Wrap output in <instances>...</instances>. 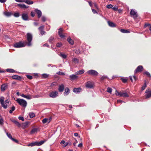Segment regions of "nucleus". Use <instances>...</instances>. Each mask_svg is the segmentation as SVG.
Listing matches in <instances>:
<instances>
[{"label": "nucleus", "mask_w": 151, "mask_h": 151, "mask_svg": "<svg viewBox=\"0 0 151 151\" xmlns=\"http://www.w3.org/2000/svg\"><path fill=\"white\" fill-rule=\"evenodd\" d=\"M4 97H1L0 99V103L1 106L5 109L7 108V106L9 104V100L7 99L4 101Z\"/></svg>", "instance_id": "nucleus-1"}, {"label": "nucleus", "mask_w": 151, "mask_h": 151, "mask_svg": "<svg viewBox=\"0 0 151 151\" xmlns=\"http://www.w3.org/2000/svg\"><path fill=\"white\" fill-rule=\"evenodd\" d=\"M16 101L19 105L25 108L27 106V103L26 101L24 99H17Z\"/></svg>", "instance_id": "nucleus-2"}, {"label": "nucleus", "mask_w": 151, "mask_h": 151, "mask_svg": "<svg viewBox=\"0 0 151 151\" xmlns=\"http://www.w3.org/2000/svg\"><path fill=\"white\" fill-rule=\"evenodd\" d=\"M45 141L44 140H42L40 142L35 141L33 142H32L30 144L27 145V146L28 147H33L34 146H40L42 145Z\"/></svg>", "instance_id": "nucleus-3"}, {"label": "nucleus", "mask_w": 151, "mask_h": 151, "mask_svg": "<svg viewBox=\"0 0 151 151\" xmlns=\"http://www.w3.org/2000/svg\"><path fill=\"white\" fill-rule=\"evenodd\" d=\"M27 40L28 41V43L27 45L28 46H30L32 45V34L30 33H27Z\"/></svg>", "instance_id": "nucleus-4"}, {"label": "nucleus", "mask_w": 151, "mask_h": 151, "mask_svg": "<svg viewBox=\"0 0 151 151\" xmlns=\"http://www.w3.org/2000/svg\"><path fill=\"white\" fill-rule=\"evenodd\" d=\"M25 46V43L21 41L16 43L14 44V47L16 48H20Z\"/></svg>", "instance_id": "nucleus-5"}, {"label": "nucleus", "mask_w": 151, "mask_h": 151, "mask_svg": "<svg viewBox=\"0 0 151 151\" xmlns=\"http://www.w3.org/2000/svg\"><path fill=\"white\" fill-rule=\"evenodd\" d=\"M87 73L90 75L93 76H96L98 75V73L94 70H90L87 71Z\"/></svg>", "instance_id": "nucleus-6"}, {"label": "nucleus", "mask_w": 151, "mask_h": 151, "mask_svg": "<svg viewBox=\"0 0 151 151\" xmlns=\"http://www.w3.org/2000/svg\"><path fill=\"white\" fill-rule=\"evenodd\" d=\"M58 93L57 91H52L49 94L50 97L52 98H55L58 96Z\"/></svg>", "instance_id": "nucleus-7"}, {"label": "nucleus", "mask_w": 151, "mask_h": 151, "mask_svg": "<svg viewBox=\"0 0 151 151\" xmlns=\"http://www.w3.org/2000/svg\"><path fill=\"white\" fill-rule=\"evenodd\" d=\"M68 77H69L70 78V80L71 81H73L77 79L78 78V76H77L76 75L72 74L70 76L68 75H66Z\"/></svg>", "instance_id": "nucleus-8"}, {"label": "nucleus", "mask_w": 151, "mask_h": 151, "mask_svg": "<svg viewBox=\"0 0 151 151\" xmlns=\"http://www.w3.org/2000/svg\"><path fill=\"white\" fill-rule=\"evenodd\" d=\"M145 93H146L145 94L146 99L149 98L151 97V90L150 91L149 88L146 90Z\"/></svg>", "instance_id": "nucleus-9"}, {"label": "nucleus", "mask_w": 151, "mask_h": 151, "mask_svg": "<svg viewBox=\"0 0 151 151\" xmlns=\"http://www.w3.org/2000/svg\"><path fill=\"white\" fill-rule=\"evenodd\" d=\"M86 86L87 88H92L93 87V84L91 82L88 81L86 83Z\"/></svg>", "instance_id": "nucleus-10"}, {"label": "nucleus", "mask_w": 151, "mask_h": 151, "mask_svg": "<svg viewBox=\"0 0 151 151\" xmlns=\"http://www.w3.org/2000/svg\"><path fill=\"white\" fill-rule=\"evenodd\" d=\"M143 69V68L142 66L139 65L138 66L137 68L135 70L134 72L135 73H136L137 72H141Z\"/></svg>", "instance_id": "nucleus-11"}, {"label": "nucleus", "mask_w": 151, "mask_h": 151, "mask_svg": "<svg viewBox=\"0 0 151 151\" xmlns=\"http://www.w3.org/2000/svg\"><path fill=\"white\" fill-rule=\"evenodd\" d=\"M51 117H50L49 118H45L42 120V123L44 124H46L47 123L48 124L51 121Z\"/></svg>", "instance_id": "nucleus-12"}, {"label": "nucleus", "mask_w": 151, "mask_h": 151, "mask_svg": "<svg viewBox=\"0 0 151 151\" xmlns=\"http://www.w3.org/2000/svg\"><path fill=\"white\" fill-rule=\"evenodd\" d=\"M22 18L23 20L24 21L28 20V17L27 14L24 13L22 14Z\"/></svg>", "instance_id": "nucleus-13"}, {"label": "nucleus", "mask_w": 151, "mask_h": 151, "mask_svg": "<svg viewBox=\"0 0 151 151\" xmlns=\"http://www.w3.org/2000/svg\"><path fill=\"white\" fill-rule=\"evenodd\" d=\"M59 31L58 32V35L61 38H63L65 37V36L63 34L62 31L63 30L61 28H60L59 29Z\"/></svg>", "instance_id": "nucleus-14"}, {"label": "nucleus", "mask_w": 151, "mask_h": 151, "mask_svg": "<svg viewBox=\"0 0 151 151\" xmlns=\"http://www.w3.org/2000/svg\"><path fill=\"white\" fill-rule=\"evenodd\" d=\"M35 11L37 14L38 18H40L41 17L42 15V13L41 11L36 9L35 10Z\"/></svg>", "instance_id": "nucleus-15"}, {"label": "nucleus", "mask_w": 151, "mask_h": 151, "mask_svg": "<svg viewBox=\"0 0 151 151\" xmlns=\"http://www.w3.org/2000/svg\"><path fill=\"white\" fill-rule=\"evenodd\" d=\"M12 79L17 80H21L22 79V77L19 76L17 75H14L12 76Z\"/></svg>", "instance_id": "nucleus-16"}, {"label": "nucleus", "mask_w": 151, "mask_h": 151, "mask_svg": "<svg viewBox=\"0 0 151 151\" xmlns=\"http://www.w3.org/2000/svg\"><path fill=\"white\" fill-rule=\"evenodd\" d=\"M8 85L6 84H3L1 85V91H4L7 88Z\"/></svg>", "instance_id": "nucleus-17"}, {"label": "nucleus", "mask_w": 151, "mask_h": 151, "mask_svg": "<svg viewBox=\"0 0 151 151\" xmlns=\"http://www.w3.org/2000/svg\"><path fill=\"white\" fill-rule=\"evenodd\" d=\"M17 5L22 9H26L29 7L28 6H27L24 4H18Z\"/></svg>", "instance_id": "nucleus-18"}, {"label": "nucleus", "mask_w": 151, "mask_h": 151, "mask_svg": "<svg viewBox=\"0 0 151 151\" xmlns=\"http://www.w3.org/2000/svg\"><path fill=\"white\" fill-rule=\"evenodd\" d=\"M64 88V86L63 84H61L59 86L58 89L59 91L60 92H63Z\"/></svg>", "instance_id": "nucleus-19"}, {"label": "nucleus", "mask_w": 151, "mask_h": 151, "mask_svg": "<svg viewBox=\"0 0 151 151\" xmlns=\"http://www.w3.org/2000/svg\"><path fill=\"white\" fill-rule=\"evenodd\" d=\"M81 91V89L80 88H75L73 89V92L75 93H78Z\"/></svg>", "instance_id": "nucleus-20"}, {"label": "nucleus", "mask_w": 151, "mask_h": 151, "mask_svg": "<svg viewBox=\"0 0 151 151\" xmlns=\"http://www.w3.org/2000/svg\"><path fill=\"white\" fill-rule=\"evenodd\" d=\"M130 14L132 16H135L136 17H137V13L134 11V9H132L130 12Z\"/></svg>", "instance_id": "nucleus-21"}, {"label": "nucleus", "mask_w": 151, "mask_h": 151, "mask_svg": "<svg viewBox=\"0 0 151 151\" xmlns=\"http://www.w3.org/2000/svg\"><path fill=\"white\" fill-rule=\"evenodd\" d=\"M70 93V90L69 88L66 87L65 89V92H64V95L65 96H67Z\"/></svg>", "instance_id": "nucleus-22"}, {"label": "nucleus", "mask_w": 151, "mask_h": 151, "mask_svg": "<svg viewBox=\"0 0 151 151\" xmlns=\"http://www.w3.org/2000/svg\"><path fill=\"white\" fill-rule=\"evenodd\" d=\"M108 23L109 25L111 27H116V24L113 22H110V21H108Z\"/></svg>", "instance_id": "nucleus-23"}, {"label": "nucleus", "mask_w": 151, "mask_h": 151, "mask_svg": "<svg viewBox=\"0 0 151 151\" xmlns=\"http://www.w3.org/2000/svg\"><path fill=\"white\" fill-rule=\"evenodd\" d=\"M12 121L18 127H20L21 126L20 124L18 121L14 119L12 120Z\"/></svg>", "instance_id": "nucleus-24"}, {"label": "nucleus", "mask_w": 151, "mask_h": 151, "mask_svg": "<svg viewBox=\"0 0 151 151\" xmlns=\"http://www.w3.org/2000/svg\"><path fill=\"white\" fill-rule=\"evenodd\" d=\"M84 72V70L83 69H82L81 70H79L78 71H77L75 73V74L77 75H81L83 74Z\"/></svg>", "instance_id": "nucleus-25"}, {"label": "nucleus", "mask_w": 151, "mask_h": 151, "mask_svg": "<svg viewBox=\"0 0 151 151\" xmlns=\"http://www.w3.org/2000/svg\"><path fill=\"white\" fill-rule=\"evenodd\" d=\"M68 42L71 45H73L74 44V41L71 39L70 37H68L67 40Z\"/></svg>", "instance_id": "nucleus-26"}, {"label": "nucleus", "mask_w": 151, "mask_h": 151, "mask_svg": "<svg viewBox=\"0 0 151 151\" xmlns=\"http://www.w3.org/2000/svg\"><path fill=\"white\" fill-rule=\"evenodd\" d=\"M4 14L6 16L9 17L13 15V14L10 12H7L4 13Z\"/></svg>", "instance_id": "nucleus-27"}, {"label": "nucleus", "mask_w": 151, "mask_h": 151, "mask_svg": "<svg viewBox=\"0 0 151 151\" xmlns=\"http://www.w3.org/2000/svg\"><path fill=\"white\" fill-rule=\"evenodd\" d=\"M123 92H119L117 90H116L115 91V94L118 96L120 97H122Z\"/></svg>", "instance_id": "nucleus-28"}, {"label": "nucleus", "mask_w": 151, "mask_h": 151, "mask_svg": "<svg viewBox=\"0 0 151 151\" xmlns=\"http://www.w3.org/2000/svg\"><path fill=\"white\" fill-rule=\"evenodd\" d=\"M120 31L121 32L123 33H128L130 32L129 31L123 29H121Z\"/></svg>", "instance_id": "nucleus-29"}, {"label": "nucleus", "mask_w": 151, "mask_h": 151, "mask_svg": "<svg viewBox=\"0 0 151 151\" xmlns=\"http://www.w3.org/2000/svg\"><path fill=\"white\" fill-rule=\"evenodd\" d=\"M5 132L7 135V137L10 139H11V140L13 138L12 137V135H11V134L9 133V132H6V130H5Z\"/></svg>", "instance_id": "nucleus-30"}, {"label": "nucleus", "mask_w": 151, "mask_h": 151, "mask_svg": "<svg viewBox=\"0 0 151 151\" xmlns=\"http://www.w3.org/2000/svg\"><path fill=\"white\" fill-rule=\"evenodd\" d=\"M72 141L71 140H68L64 145V147H66L68 145H71L72 144Z\"/></svg>", "instance_id": "nucleus-31"}, {"label": "nucleus", "mask_w": 151, "mask_h": 151, "mask_svg": "<svg viewBox=\"0 0 151 151\" xmlns=\"http://www.w3.org/2000/svg\"><path fill=\"white\" fill-rule=\"evenodd\" d=\"M25 3L28 5H31L34 2L33 1L29 0H26Z\"/></svg>", "instance_id": "nucleus-32"}, {"label": "nucleus", "mask_w": 151, "mask_h": 151, "mask_svg": "<svg viewBox=\"0 0 151 151\" xmlns=\"http://www.w3.org/2000/svg\"><path fill=\"white\" fill-rule=\"evenodd\" d=\"M59 55L63 59H65L67 58L66 55L62 52H60Z\"/></svg>", "instance_id": "nucleus-33"}, {"label": "nucleus", "mask_w": 151, "mask_h": 151, "mask_svg": "<svg viewBox=\"0 0 151 151\" xmlns=\"http://www.w3.org/2000/svg\"><path fill=\"white\" fill-rule=\"evenodd\" d=\"M73 62L75 63H79V60L76 58H74L72 59Z\"/></svg>", "instance_id": "nucleus-34"}, {"label": "nucleus", "mask_w": 151, "mask_h": 151, "mask_svg": "<svg viewBox=\"0 0 151 151\" xmlns=\"http://www.w3.org/2000/svg\"><path fill=\"white\" fill-rule=\"evenodd\" d=\"M29 116L30 118H32L35 116V114L32 112H30L29 113Z\"/></svg>", "instance_id": "nucleus-35"}, {"label": "nucleus", "mask_w": 151, "mask_h": 151, "mask_svg": "<svg viewBox=\"0 0 151 151\" xmlns=\"http://www.w3.org/2000/svg\"><path fill=\"white\" fill-rule=\"evenodd\" d=\"M6 70L8 72L10 73H13L15 72V70L12 69H7Z\"/></svg>", "instance_id": "nucleus-36"}, {"label": "nucleus", "mask_w": 151, "mask_h": 151, "mask_svg": "<svg viewBox=\"0 0 151 151\" xmlns=\"http://www.w3.org/2000/svg\"><path fill=\"white\" fill-rule=\"evenodd\" d=\"M12 15L15 17H18L20 16V14L18 12H14Z\"/></svg>", "instance_id": "nucleus-37"}, {"label": "nucleus", "mask_w": 151, "mask_h": 151, "mask_svg": "<svg viewBox=\"0 0 151 151\" xmlns=\"http://www.w3.org/2000/svg\"><path fill=\"white\" fill-rule=\"evenodd\" d=\"M15 109V108L14 106H12L11 108V110L9 111V112L10 114H12L13 112Z\"/></svg>", "instance_id": "nucleus-38"}, {"label": "nucleus", "mask_w": 151, "mask_h": 151, "mask_svg": "<svg viewBox=\"0 0 151 151\" xmlns=\"http://www.w3.org/2000/svg\"><path fill=\"white\" fill-rule=\"evenodd\" d=\"M129 96L128 95L126 92H123L122 97L124 98L128 97Z\"/></svg>", "instance_id": "nucleus-39"}, {"label": "nucleus", "mask_w": 151, "mask_h": 151, "mask_svg": "<svg viewBox=\"0 0 151 151\" xmlns=\"http://www.w3.org/2000/svg\"><path fill=\"white\" fill-rule=\"evenodd\" d=\"M37 129L36 128H34L32 129L30 131V133L31 134H33L37 132Z\"/></svg>", "instance_id": "nucleus-40"}, {"label": "nucleus", "mask_w": 151, "mask_h": 151, "mask_svg": "<svg viewBox=\"0 0 151 151\" xmlns=\"http://www.w3.org/2000/svg\"><path fill=\"white\" fill-rule=\"evenodd\" d=\"M4 124V120L2 117L0 115V125H3Z\"/></svg>", "instance_id": "nucleus-41"}, {"label": "nucleus", "mask_w": 151, "mask_h": 151, "mask_svg": "<svg viewBox=\"0 0 151 151\" xmlns=\"http://www.w3.org/2000/svg\"><path fill=\"white\" fill-rule=\"evenodd\" d=\"M54 40V38L53 37H50L49 39V42L50 43H52Z\"/></svg>", "instance_id": "nucleus-42"}, {"label": "nucleus", "mask_w": 151, "mask_h": 151, "mask_svg": "<svg viewBox=\"0 0 151 151\" xmlns=\"http://www.w3.org/2000/svg\"><path fill=\"white\" fill-rule=\"evenodd\" d=\"M121 80L122 81V82L124 83H125L127 81V79L126 78H121Z\"/></svg>", "instance_id": "nucleus-43"}, {"label": "nucleus", "mask_w": 151, "mask_h": 151, "mask_svg": "<svg viewBox=\"0 0 151 151\" xmlns=\"http://www.w3.org/2000/svg\"><path fill=\"white\" fill-rule=\"evenodd\" d=\"M144 74L146 75L148 77H151L150 74L148 71H145L144 73Z\"/></svg>", "instance_id": "nucleus-44"}, {"label": "nucleus", "mask_w": 151, "mask_h": 151, "mask_svg": "<svg viewBox=\"0 0 151 151\" xmlns=\"http://www.w3.org/2000/svg\"><path fill=\"white\" fill-rule=\"evenodd\" d=\"M56 74L58 75H65V73H63L62 72L59 71L56 73Z\"/></svg>", "instance_id": "nucleus-45"}, {"label": "nucleus", "mask_w": 151, "mask_h": 151, "mask_svg": "<svg viewBox=\"0 0 151 151\" xmlns=\"http://www.w3.org/2000/svg\"><path fill=\"white\" fill-rule=\"evenodd\" d=\"M146 87H147V85H146V83L145 82L144 85L141 88L142 91L144 90H145V88Z\"/></svg>", "instance_id": "nucleus-46"}, {"label": "nucleus", "mask_w": 151, "mask_h": 151, "mask_svg": "<svg viewBox=\"0 0 151 151\" xmlns=\"http://www.w3.org/2000/svg\"><path fill=\"white\" fill-rule=\"evenodd\" d=\"M112 91V89L108 87L107 89V91L110 93H111Z\"/></svg>", "instance_id": "nucleus-47"}, {"label": "nucleus", "mask_w": 151, "mask_h": 151, "mask_svg": "<svg viewBox=\"0 0 151 151\" xmlns=\"http://www.w3.org/2000/svg\"><path fill=\"white\" fill-rule=\"evenodd\" d=\"M42 76L44 78H46L48 76V75L45 73H43L42 75Z\"/></svg>", "instance_id": "nucleus-48"}, {"label": "nucleus", "mask_w": 151, "mask_h": 151, "mask_svg": "<svg viewBox=\"0 0 151 151\" xmlns=\"http://www.w3.org/2000/svg\"><path fill=\"white\" fill-rule=\"evenodd\" d=\"M28 99H30L32 98V97L30 96L29 95H26L25 98Z\"/></svg>", "instance_id": "nucleus-49"}, {"label": "nucleus", "mask_w": 151, "mask_h": 151, "mask_svg": "<svg viewBox=\"0 0 151 151\" xmlns=\"http://www.w3.org/2000/svg\"><path fill=\"white\" fill-rule=\"evenodd\" d=\"M107 78V76H105V75H103L101 77V80H103L105 78Z\"/></svg>", "instance_id": "nucleus-50"}, {"label": "nucleus", "mask_w": 151, "mask_h": 151, "mask_svg": "<svg viewBox=\"0 0 151 151\" xmlns=\"http://www.w3.org/2000/svg\"><path fill=\"white\" fill-rule=\"evenodd\" d=\"M44 27V26L43 25L40 26L38 28L39 30L40 31L41 30H43Z\"/></svg>", "instance_id": "nucleus-51"}, {"label": "nucleus", "mask_w": 151, "mask_h": 151, "mask_svg": "<svg viewBox=\"0 0 151 151\" xmlns=\"http://www.w3.org/2000/svg\"><path fill=\"white\" fill-rule=\"evenodd\" d=\"M112 7L113 5L111 4H109L106 6V7L108 9L112 8Z\"/></svg>", "instance_id": "nucleus-52"}, {"label": "nucleus", "mask_w": 151, "mask_h": 151, "mask_svg": "<svg viewBox=\"0 0 151 151\" xmlns=\"http://www.w3.org/2000/svg\"><path fill=\"white\" fill-rule=\"evenodd\" d=\"M62 43L61 42L58 43L56 44V47H60L62 45Z\"/></svg>", "instance_id": "nucleus-53"}, {"label": "nucleus", "mask_w": 151, "mask_h": 151, "mask_svg": "<svg viewBox=\"0 0 151 151\" xmlns=\"http://www.w3.org/2000/svg\"><path fill=\"white\" fill-rule=\"evenodd\" d=\"M26 76L29 79H32L33 78V77L32 76L29 75H27Z\"/></svg>", "instance_id": "nucleus-54"}, {"label": "nucleus", "mask_w": 151, "mask_h": 151, "mask_svg": "<svg viewBox=\"0 0 151 151\" xmlns=\"http://www.w3.org/2000/svg\"><path fill=\"white\" fill-rule=\"evenodd\" d=\"M40 33L41 35H43L45 34V32L43 30L40 31Z\"/></svg>", "instance_id": "nucleus-55"}, {"label": "nucleus", "mask_w": 151, "mask_h": 151, "mask_svg": "<svg viewBox=\"0 0 151 151\" xmlns=\"http://www.w3.org/2000/svg\"><path fill=\"white\" fill-rule=\"evenodd\" d=\"M18 119L19 120H22V121H24V117L22 116H19Z\"/></svg>", "instance_id": "nucleus-56"}, {"label": "nucleus", "mask_w": 151, "mask_h": 151, "mask_svg": "<svg viewBox=\"0 0 151 151\" xmlns=\"http://www.w3.org/2000/svg\"><path fill=\"white\" fill-rule=\"evenodd\" d=\"M31 16L32 17H34L35 16V13L34 12H31L30 13Z\"/></svg>", "instance_id": "nucleus-57"}, {"label": "nucleus", "mask_w": 151, "mask_h": 151, "mask_svg": "<svg viewBox=\"0 0 151 151\" xmlns=\"http://www.w3.org/2000/svg\"><path fill=\"white\" fill-rule=\"evenodd\" d=\"M150 25H151V24H150L146 23L144 25V28H146L147 27H148V26H150Z\"/></svg>", "instance_id": "nucleus-58"}, {"label": "nucleus", "mask_w": 151, "mask_h": 151, "mask_svg": "<svg viewBox=\"0 0 151 151\" xmlns=\"http://www.w3.org/2000/svg\"><path fill=\"white\" fill-rule=\"evenodd\" d=\"M46 18L44 16H42V20L43 22H45L46 21Z\"/></svg>", "instance_id": "nucleus-59"}, {"label": "nucleus", "mask_w": 151, "mask_h": 151, "mask_svg": "<svg viewBox=\"0 0 151 151\" xmlns=\"http://www.w3.org/2000/svg\"><path fill=\"white\" fill-rule=\"evenodd\" d=\"M12 140L13 141L15 142L16 143H18V141L14 138H13Z\"/></svg>", "instance_id": "nucleus-60"}, {"label": "nucleus", "mask_w": 151, "mask_h": 151, "mask_svg": "<svg viewBox=\"0 0 151 151\" xmlns=\"http://www.w3.org/2000/svg\"><path fill=\"white\" fill-rule=\"evenodd\" d=\"M92 12H93V14H95V13H97V14L98 13L94 9H92Z\"/></svg>", "instance_id": "nucleus-61"}, {"label": "nucleus", "mask_w": 151, "mask_h": 151, "mask_svg": "<svg viewBox=\"0 0 151 151\" xmlns=\"http://www.w3.org/2000/svg\"><path fill=\"white\" fill-rule=\"evenodd\" d=\"M117 103H122V102H124V101H122L121 100H119L117 101Z\"/></svg>", "instance_id": "nucleus-62"}, {"label": "nucleus", "mask_w": 151, "mask_h": 151, "mask_svg": "<svg viewBox=\"0 0 151 151\" xmlns=\"http://www.w3.org/2000/svg\"><path fill=\"white\" fill-rule=\"evenodd\" d=\"M117 7L116 6H114L113 7H112V9L114 10H116L117 9Z\"/></svg>", "instance_id": "nucleus-63"}, {"label": "nucleus", "mask_w": 151, "mask_h": 151, "mask_svg": "<svg viewBox=\"0 0 151 151\" xmlns=\"http://www.w3.org/2000/svg\"><path fill=\"white\" fill-rule=\"evenodd\" d=\"M83 146V144L82 143H81L80 144H79L78 145V146L79 147H82Z\"/></svg>", "instance_id": "nucleus-64"}]
</instances>
